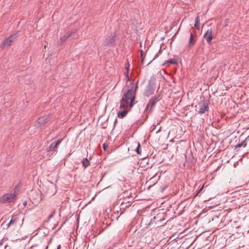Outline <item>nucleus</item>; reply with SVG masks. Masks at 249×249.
<instances>
[{
  "label": "nucleus",
  "instance_id": "f257e3e1",
  "mask_svg": "<svg viewBox=\"0 0 249 249\" xmlns=\"http://www.w3.org/2000/svg\"><path fill=\"white\" fill-rule=\"evenodd\" d=\"M138 81L134 88L128 89L124 93L122 98L120 101V108H127L129 106L131 108L133 106V102L135 99L136 91L138 88Z\"/></svg>",
  "mask_w": 249,
  "mask_h": 249
},
{
  "label": "nucleus",
  "instance_id": "f03ea898",
  "mask_svg": "<svg viewBox=\"0 0 249 249\" xmlns=\"http://www.w3.org/2000/svg\"><path fill=\"white\" fill-rule=\"evenodd\" d=\"M18 194V190L15 189L0 197V202L3 204L9 203L14 201Z\"/></svg>",
  "mask_w": 249,
  "mask_h": 249
},
{
  "label": "nucleus",
  "instance_id": "7ed1b4c3",
  "mask_svg": "<svg viewBox=\"0 0 249 249\" xmlns=\"http://www.w3.org/2000/svg\"><path fill=\"white\" fill-rule=\"evenodd\" d=\"M160 100V96L158 95L152 97L147 104L144 112L147 111L149 109V111L151 112L154 108L156 104Z\"/></svg>",
  "mask_w": 249,
  "mask_h": 249
},
{
  "label": "nucleus",
  "instance_id": "20e7f679",
  "mask_svg": "<svg viewBox=\"0 0 249 249\" xmlns=\"http://www.w3.org/2000/svg\"><path fill=\"white\" fill-rule=\"evenodd\" d=\"M198 113L200 115L204 114L209 109V101L201 100L198 104Z\"/></svg>",
  "mask_w": 249,
  "mask_h": 249
},
{
  "label": "nucleus",
  "instance_id": "39448f33",
  "mask_svg": "<svg viewBox=\"0 0 249 249\" xmlns=\"http://www.w3.org/2000/svg\"><path fill=\"white\" fill-rule=\"evenodd\" d=\"M15 38V35L10 36L8 38H6L1 43V46L2 47H5L12 45Z\"/></svg>",
  "mask_w": 249,
  "mask_h": 249
},
{
  "label": "nucleus",
  "instance_id": "423d86ee",
  "mask_svg": "<svg viewBox=\"0 0 249 249\" xmlns=\"http://www.w3.org/2000/svg\"><path fill=\"white\" fill-rule=\"evenodd\" d=\"M204 37L209 44H211L213 39L212 28L208 29L204 35Z\"/></svg>",
  "mask_w": 249,
  "mask_h": 249
},
{
  "label": "nucleus",
  "instance_id": "0eeeda50",
  "mask_svg": "<svg viewBox=\"0 0 249 249\" xmlns=\"http://www.w3.org/2000/svg\"><path fill=\"white\" fill-rule=\"evenodd\" d=\"M62 140L58 139L56 141L54 142L51 143L50 145V147L52 149L53 152H56L57 146L60 144Z\"/></svg>",
  "mask_w": 249,
  "mask_h": 249
},
{
  "label": "nucleus",
  "instance_id": "6e6552de",
  "mask_svg": "<svg viewBox=\"0 0 249 249\" xmlns=\"http://www.w3.org/2000/svg\"><path fill=\"white\" fill-rule=\"evenodd\" d=\"M154 92V89L149 85L146 88L144 92V95L146 97L151 95Z\"/></svg>",
  "mask_w": 249,
  "mask_h": 249
},
{
  "label": "nucleus",
  "instance_id": "1a4fd4ad",
  "mask_svg": "<svg viewBox=\"0 0 249 249\" xmlns=\"http://www.w3.org/2000/svg\"><path fill=\"white\" fill-rule=\"evenodd\" d=\"M76 30H74V31H71L69 33L66 34L65 35L61 37L60 41L62 42H64L68 37L71 36L73 34H75L76 33Z\"/></svg>",
  "mask_w": 249,
  "mask_h": 249
},
{
  "label": "nucleus",
  "instance_id": "9d476101",
  "mask_svg": "<svg viewBox=\"0 0 249 249\" xmlns=\"http://www.w3.org/2000/svg\"><path fill=\"white\" fill-rule=\"evenodd\" d=\"M20 220L19 215H16L12 218L10 222L7 224V227H9L11 225H12L16 223L18 220Z\"/></svg>",
  "mask_w": 249,
  "mask_h": 249
},
{
  "label": "nucleus",
  "instance_id": "9b49d317",
  "mask_svg": "<svg viewBox=\"0 0 249 249\" xmlns=\"http://www.w3.org/2000/svg\"><path fill=\"white\" fill-rule=\"evenodd\" d=\"M37 125L41 126L46 124L47 122V118L45 116H42L38 119L37 121Z\"/></svg>",
  "mask_w": 249,
  "mask_h": 249
},
{
  "label": "nucleus",
  "instance_id": "f8f14e48",
  "mask_svg": "<svg viewBox=\"0 0 249 249\" xmlns=\"http://www.w3.org/2000/svg\"><path fill=\"white\" fill-rule=\"evenodd\" d=\"M113 42V38L112 36L107 37L103 42L104 46H108L111 45Z\"/></svg>",
  "mask_w": 249,
  "mask_h": 249
},
{
  "label": "nucleus",
  "instance_id": "ddd939ff",
  "mask_svg": "<svg viewBox=\"0 0 249 249\" xmlns=\"http://www.w3.org/2000/svg\"><path fill=\"white\" fill-rule=\"evenodd\" d=\"M177 63L176 59H170L164 62V63L163 64V66H164L165 67H169L171 64H176Z\"/></svg>",
  "mask_w": 249,
  "mask_h": 249
},
{
  "label": "nucleus",
  "instance_id": "4468645a",
  "mask_svg": "<svg viewBox=\"0 0 249 249\" xmlns=\"http://www.w3.org/2000/svg\"><path fill=\"white\" fill-rule=\"evenodd\" d=\"M82 164L84 168H86L89 165L90 162L87 158H84L82 160Z\"/></svg>",
  "mask_w": 249,
  "mask_h": 249
},
{
  "label": "nucleus",
  "instance_id": "2eb2a0df",
  "mask_svg": "<svg viewBox=\"0 0 249 249\" xmlns=\"http://www.w3.org/2000/svg\"><path fill=\"white\" fill-rule=\"evenodd\" d=\"M195 40H193V36L191 33H190V38L189 42V47H192L195 43Z\"/></svg>",
  "mask_w": 249,
  "mask_h": 249
},
{
  "label": "nucleus",
  "instance_id": "dca6fc26",
  "mask_svg": "<svg viewBox=\"0 0 249 249\" xmlns=\"http://www.w3.org/2000/svg\"><path fill=\"white\" fill-rule=\"evenodd\" d=\"M127 113V111L126 110H124L123 111H120L118 113V117L119 118H123L126 116Z\"/></svg>",
  "mask_w": 249,
  "mask_h": 249
},
{
  "label": "nucleus",
  "instance_id": "f3484780",
  "mask_svg": "<svg viewBox=\"0 0 249 249\" xmlns=\"http://www.w3.org/2000/svg\"><path fill=\"white\" fill-rule=\"evenodd\" d=\"M200 20L198 16H197L196 18L195 23L194 26L197 29H199L200 25Z\"/></svg>",
  "mask_w": 249,
  "mask_h": 249
},
{
  "label": "nucleus",
  "instance_id": "a211bd4d",
  "mask_svg": "<svg viewBox=\"0 0 249 249\" xmlns=\"http://www.w3.org/2000/svg\"><path fill=\"white\" fill-rule=\"evenodd\" d=\"M247 145L246 141H243L240 143H238L235 145V148L241 147L242 146L245 147Z\"/></svg>",
  "mask_w": 249,
  "mask_h": 249
},
{
  "label": "nucleus",
  "instance_id": "6ab92c4d",
  "mask_svg": "<svg viewBox=\"0 0 249 249\" xmlns=\"http://www.w3.org/2000/svg\"><path fill=\"white\" fill-rule=\"evenodd\" d=\"M140 148V144L139 143L137 147L135 149V151L138 154H139V155L141 154V153Z\"/></svg>",
  "mask_w": 249,
  "mask_h": 249
},
{
  "label": "nucleus",
  "instance_id": "aec40b11",
  "mask_svg": "<svg viewBox=\"0 0 249 249\" xmlns=\"http://www.w3.org/2000/svg\"><path fill=\"white\" fill-rule=\"evenodd\" d=\"M128 68H129V64L128 63L127 66L125 67V69L127 70V72H126V78L127 79V81L129 80V78L128 77Z\"/></svg>",
  "mask_w": 249,
  "mask_h": 249
},
{
  "label": "nucleus",
  "instance_id": "412c9836",
  "mask_svg": "<svg viewBox=\"0 0 249 249\" xmlns=\"http://www.w3.org/2000/svg\"><path fill=\"white\" fill-rule=\"evenodd\" d=\"M46 151L47 152H53V150L49 146L47 148Z\"/></svg>",
  "mask_w": 249,
  "mask_h": 249
},
{
  "label": "nucleus",
  "instance_id": "4be33fe9",
  "mask_svg": "<svg viewBox=\"0 0 249 249\" xmlns=\"http://www.w3.org/2000/svg\"><path fill=\"white\" fill-rule=\"evenodd\" d=\"M107 145H106V143H104V144H103V148H104V149L105 150H106V148H107Z\"/></svg>",
  "mask_w": 249,
  "mask_h": 249
},
{
  "label": "nucleus",
  "instance_id": "5701e85b",
  "mask_svg": "<svg viewBox=\"0 0 249 249\" xmlns=\"http://www.w3.org/2000/svg\"><path fill=\"white\" fill-rule=\"evenodd\" d=\"M60 248H61V245H59L57 246V249H60Z\"/></svg>",
  "mask_w": 249,
  "mask_h": 249
},
{
  "label": "nucleus",
  "instance_id": "b1692460",
  "mask_svg": "<svg viewBox=\"0 0 249 249\" xmlns=\"http://www.w3.org/2000/svg\"><path fill=\"white\" fill-rule=\"evenodd\" d=\"M202 189H203V187H201V188H200V189L199 190V191L198 193L197 194V195H198V193H199L201 191V190H202Z\"/></svg>",
  "mask_w": 249,
  "mask_h": 249
},
{
  "label": "nucleus",
  "instance_id": "393cba45",
  "mask_svg": "<svg viewBox=\"0 0 249 249\" xmlns=\"http://www.w3.org/2000/svg\"><path fill=\"white\" fill-rule=\"evenodd\" d=\"M152 187V185H149V187Z\"/></svg>",
  "mask_w": 249,
  "mask_h": 249
},
{
  "label": "nucleus",
  "instance_id": "a878e982",
  "mask_svg": "<svg viewBox=\"0 0 249 249\" xmlns=\"http://www.w3.org/2000/svg\"><path fill=\"white\" fill-rule=\"evenodd\" d=\"M202 187H204V184H203Z\"/></svg>",
  "mask_w": 249,
  "mask_h": 249
},
{
  "label": "nucleus",
  "instance_id": "bb28decb",
  "mask_svg": "<svg viewBox=\"0 0 249 249\" xmlns=\"http://www.w3.org/2000/svg\"><path fill=\"white\" fill-rule=\"evenodd\" d=\"M48 247H46V249H48Z\"/></svg>",
  "mask_w": 249,
  "mask_h": 249
}]
</instances>
